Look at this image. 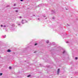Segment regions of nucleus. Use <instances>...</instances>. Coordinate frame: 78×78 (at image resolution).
<instances>
[{
	"instance_id": "obj_25",
	"label": "nucleus",
	"mask_w": 78,
	"mask_h": 78,
	"mask_svg": "<svg viewBox=\"0 0 78 78\" xmlns=\"http://www.w3.org/2000/svg\"><path fill=\"white\" fill-rule=\"evenodd\" d=\"M7 7H9V5H7Z\"/></svg>"
},
{
	"instance_id": "obj_6",
	"label": "nucleus",
	"mask_w": 78,
	"mask_h": 78,
	"mask_svg": "<svg viewBox=\"0 0 78 78\" xmlns=\"http://www.w3.org/2000/svg\"><path fill=\"white\" fill-rule=\"evenodd\" d=\"M9 27V26H7L6 25H4L3 26V27Z\"/></svg>"
},
{
	"instance_id": "obj_14",
	"label": "nucleus",
	"mask_w": 78,
	"mask_h": 78,
	"mask_svg": "<svg viewBox=\"0 0 78 78\" xmlns=\"http://www.w3.org/2000/svg\"><path fill=\"white\" fill-rule=\"evenodd\" d=\"M37 45V43H35V44H34V45H35V46Z\"/></svg>"
},
{
	"instance_id": "obj_20",
	"label": "nucleus",
	"mask_w": 78,
	"mask_h": 78,
	"mask_svg": "<svg viewBox=\"0 0 78 78\" xmlns=\"http://www.w3.org/2000/svg\"><path fill=\"white\" fill-rule=\"evenodd\" d=\"M5 31H7V29H5Z\"/></svg>"
},
{
	"instance_id": "obj_4",
	"label": "nucleus",
	"mask_w": 78,
	"mask_h": 78,
	"mask_svg": "<svg viewBox=\"0 0 78 78\" xmlns=\"http://www.w3.org/2000/svg\"><path fill=\"white\" fill-rule=\"evenodd\" d=\"M63 54L65 53V54H66L67 53V52H66V51L65 50H64L63 51Z\"/></svg>"
},
{
	"instance_id": "obj_21",
	"label": "nucleus",
	"mask_w": 78,
	"mask_h": 78,
	"mask_svg": "<svg viewBox=\"0 0 78 78\" xmlns=\"http://www.w3.org/2000/svg\"><path fill=\"white\" fill-rule=\"evenodd\" d=\"M21 2H23V0H20Z\"/></svg>"
},
{
	"instance_id": "obj_15",
	"label": "nucleus",
	"mask_w": 78,
	"mask_h": 78,
	"mask_svg": "<svg viewBox=\"0 0 78 78\" xmlns=\"http://www.w3.org/2000/svg\"><path fill=\"white\" fill-rule=\"evenodd\" d=\"M12 27H14V24H13L12 25Z\"/></svg>"
},
{
	"instance_id": "obj_19",
	"label": "nucleus",
	"mask_w": 78,
	"mask_h": 78,
	"mask_svg": "<svg viewBox=\"0 0 78 78\" xmlns=\"http://www.w3.org/2000/svg\"><path fill=\"white\" fill-rule=\"evenodd\" d=\"M37 20H40V19L38 18L37 19Z\"/></svg>"
},
{
	"instance_id": "obj_9",
	"label": "nucleus",
	"mask_w": 78,
	"mask_h": 78,
	"mask_svg": "<svg viewBox=\"0 0 78 78\" xmlns=\"http://www.w3.org/2000/svg\"><path fill=\"white\" fill-rule=\"evenodd\" d=\"M30 76H31V75H29L27 76V77H30Z\"/></svg>"
},
{
	"instance_id": "obj_33",
	"label": "nucleus",
	"mask_w": 78,
	"mask_h": 78,
	"mask_svg": "<svg viewBox=\"0 0 78 78\" xmlns=\"http://www.w3.org/2000/svg\"><path fill=\"white\" fill-rule=\"evenodd\" d=\"M66 10H67V9H66Z\"/></svg>"
},
{
	"instance_id": "obj_29",
	"label": "nucleus",
	"mask_w": 78,
	"mask_h": 78,
	"mask_svg": "<svg viewBox=\"0 0 78 78\" xmlns=\"http://www.w3.org/2000/svg\"><path fill=\"white\" fill-rule=\"evenodd\" d=\"M16 5V4H14V6H15Z\"/></svg>"
},
{
	"instance_id": "obj_32",
	"label": "nucleus",
	"mask_w": 78,
	"mask_h": 78,
	"mask_svg": "<svg viewBox=\"0 0 78 78\" xmlns=\"http://www.w3.org/2000/svg\"><path fill=\"white\" fill-rule=\"evenodd\" d=\"M44 17H45L46 16H44Z\"/></svg>"
},
{
	"instance_id": "obj_12",
	"label": "nucleus",
	"mask_w": 78,
	"mask_h": 78,
	"mask_svg": "<svg viewBox=\"0 0 78 78\" xmlns=\"http://www.w3.org/2000/svg\"><path fill=\"white\" fill-rule=\"evenodd\" d=\"M12 69L11 66L9 67V69Z\"/></svg>"
},
{
	"instance_id": "obj_10",
	"label": "nucleus",
	"mask_w": 78,
	"mask_h": 78,
	"mask_svg": "<svg viewBox=\"0 0 78 78\" xmlns=\"http://www.w3.org/2000/svg\"><path fill=\"white\" fill-rule=\"evenodd\" d=\"M3 75V73H0V76H2Z\"/></svg>"
},
{
	"instance_id": "obj_11",
	"label": "nucleus",
	"mask_w": 78,
	"mask_h": 78,
	"mask_svg": "<svg viewBox=\"0 0 78 78\" xmlns=\"http://www.w3.org/2000/svg\"><path fill=\"white\" fill-rule=\"evenodd\" d=\"M3 37H4V38H5L6 37V35H5L4 36H3Z\"/></svg>"
},
{
	"instance_id": "obj_17",
	"label": "nucleus",
	"mask_w": 78,
	"mask_h": 78,
	"mask_svg": "<svg viewBox=\"0 0 78 78\" xmlns=\"http://www.w3.org/2000/svg\"><path fill=\"white\" fill-rule=\"evenodd\" d=\"M75 59H78V58H77V57H76L75 58Z\"/></svg>"
},
{
	"instance_id": "obj_30",
	"label": "nucleus",
	"mask_w": 78,
	"mask_h": 78,
	"mask_svg": "<svg viewBox=\"0 0 78 78\" xmlns=\"http://www.w3.org/2000/svg\"><path fill=\"white\" fill-rule=\"evenodd\" d=\"M34 16H35V15H34Z\"/></svg>"
},
{
	"instance_id": "obj_5",
	"label": "nucleus",
	"mask_w": 78,
	"mask_h": 78,
	"mask_svg": "<svg viewBox=\"0 0 78 78\" xmlns=\"http://www.w3.org/2000/svg\"><path fill=\"white\" fill-rule=\"evenodd\" d=\"M60 70V69H58V75H59V71Z\"/></svg>"
},
{
	"instance_id": "obj_18",
	"label": "nucleus",
	"mask_w": 78,
	"mask_h": 78,
	"mask_svg": "<svg viewBox=\"0 0 78 78\" xmlns=\"http://www.w3.org/2000/svg\"><path fill=\"white\" fill-rule=\"evenodd\" d=\"M16 12H18V10H16Z\"/></svg>"
},
{
	"instance_id": "obj_28",
	"label": "nucleus",
	"mask_w": 78,
	"mask_h": 78,
	"mask_svg": "<svg viewBox=\"0 0 78 78\" xmlns=\"http://www.w3.org/2000/svg\"><path fill=\"white\" fill-rule=\"evenodd\" d=\"M18 25H20V24H19Z\"/></svg>"
},
{
	"instance_id": "obj_2",
	"label": "nucleus",
	"mask_w": 78,
	"mask_h": 78,
	"mask_svg": "<svg viewBox=\"0 0 78 78\" xmlns=\"http://www.w3.org/2000/svg\"><path fill=\"white\" fill-rule=\"evenodd\" d=\"M51 12H52V14H55V10H51Z\"/></svg>"
},
{
	"instance_id": "obj_24",
	"label": "nucleus",
	"mask_w": 78,
	"mask_h": 78,
	"mask_svg": "<svg viewBox=\"0 0 78 78\" xmlns=\"http://www.w3.org/2000/svg\"><path fill=\"white\" fill-rule=\"evenodd\" d=\"M1 27H3V25H1Z\"/></svg>"
},
{
	"instance_id": "obj_13",
	"label": "nucleus",
	"mask_w": 78,
	"mask_h": 78,
	"mask_svg": "<svg viewBox=\"0 0 78 78\" xmlns=\"http://www.w3.org/2000/svg\"><path fill=\"white\" fill-rule=\"evenodd\" d=\"M22 17L21 16H19V18H20V19H21V18H22Z\"/></svg>"
},
{
	"instance_id": "obj_7",
	"label": "nucleus",
	"mask_w": 78,
	"mask_h": 78,
	"mask_svg": "<svg viewBox=\"0 0 78 78\" xmlns=\"http://www.w3.org/2000/svg\"><path fill=\"white\" fill-rule=\"evenodd\" d=\"M7 52H11V50H10V49H8L7 50Z\"/></svg>"
},
{
	"instance_id": "obj_3",
	"label": "nucleus",
	"mask_w": 78,
	"mask_h": 78,
	"mask_svg": "<svg viewBox=\"0 0 78 78\" xmlns=\"http://www.w3.org/2000/svg\"><path fill=\"white\" fill-rule=\"evenodd\" d=\"M55 45V43L54 42H53L52 44L51 43H50V45Z\"/></svg>"
},
{
	"instance_id": "obj_26",
	"label": "nucleus",
	"mask_w": 78,
	"mask_h": 78,
	"mask_svg": "<svg viewBox=\"0 0 78 78\" xmlns=\"http://www.w3.org/2000/svg\"><path fill=\"white\" fill-rule=\"evenodd\" d=\"M36 51H35V52H34V53H36Z\"/></svg>"
},
{
	"instance_id": "obj_31",
	"label": "nucleus",
	"mask_w": 78,
	"mask_h": 78,
	"mask_svg": "<svg viewBox=\"0 0 78 78\" xmlns=\"http://www.w3.org/2000/svg\"><path fill=\"white\" fill-rule=\"evenodd\" d=\"M45 19H47V18H45Z\"/></svg>"
},
{
	"instance_id": "obj_23",
	"label": "nucleus",
	"mask_w": 78,
	"mask_h": 78,
	"mask_svg": "<svg viewBox=\"0 0 78 78\" xmlns=\"http://www.w3.org/2000/svg\"><path fill=\"white\" fill-rule=\"evenodd\" d=\"M66 43L67 44H68V43H69V41H66Z\"/></svg>"
},
{
	"instance_id": "obj_27",
	"label": "nucleus",
	"mask_w": 78,
	"mask_h": 78,
	"mask_svg": "<svg viewBox=\"0 0 78 78\" xmlns=\"http://www.w3.org/2000/svg\"><path fill=\"white\" fill-rule=\"evenodd\" d=\"M68 26H69L68 24H67Z\"/></svg>"
},
{
	"instance_id": "obj_16",
	"label": "nucleus",
	"mask_w": 78,
	"mask_h": 78,
	"mask_svg": "<svg viewBox=\"0 0 78 78\" xmlns=\"http://www.w3.org/2000/svg\"><path fill=\"white\" fill-rule=\"evenodd\" d=\"M40 67H42V65L41 64H40Z\"/></svg>"
},
{
	"instance_id": "obj_22",
	"label": "nucleus",
	"mask_w": 78,
	"mask_h": 78,
	"mask_svg": "<svg viewBox=\"0 0 78 78\" xmlns=\"http://www.w3.org/2000/svg\"><path fill=\"white\" fill-rule=\"evenodd\" d=\"M52 19H55V17H53Z\"/></svg>"
},
{
	"instance_id": "obj_1",
	"label": "nucleus",
	"mask_w": 78,
	"mask_h": 78,
	"mask_svg": "<svg viewBox=\"0 0 78 78\" xmlns=\"http://www.w3.org/2000/svg\"><path fill=\"white\" fill-rule=\"evenodd\" d=\"M27 21H26L25 20H22V21H21V23H22V24H24V23H27Z\"/></svg>"
},
{
	"instance_id": "obj_8",
	"label": "nucleus",
	"mask_w": 78,
	"mask_h": 78,
	"mask_svg": "<svg viewBox=\"0 0 78 78\" xmlns=\"http://www.w3.org/2000/svg\"><path fill=\"white\" fill-rule=\"evenodd\" d=\"M46 42V43H47V44H48L49 42V41L48 40H47Z\"/></svg>"
}]
</instances>
